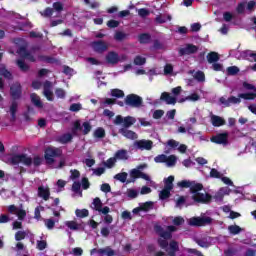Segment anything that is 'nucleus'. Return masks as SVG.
<instances>
[{
	"mask_svg": "<svg viewBox=\"0 0 256 256\" xmlns=\"http://www.w3.org/2000/svg\"><path fill=\"white\" fill-rule=\"evenodd\" d=\"M11 165H19V163H23L26 167H39L43 163V158L41 156H35L31 158L27 156V154H15L10 158Z\"/></svg>",
	"mask_w": 256,
	"mask_h": 256,
	"instance_id": "1",
	"label": "nucleus"
},
{
	"mask_svg": "<svg viewBox=\"0 0 256 256\" xmlns=\"http://www.w3.org/2000/svg\"><path fill=\"white\" fill-rule=\"evenodd\" d=\"M61 155H63V150L53 146H48L44 151V159L47 165H53L55 157H61Z\"/></svg>",
	"mask_w": 256,
	"mask_h": 256,
	"instance_id": "2",
	"label": "nucleus"
},
{
	"mask_svg": "<svg viewBox=\"0 0 256 256\" xmlns=\"http://www.w3.org/2000/svg\"><path fill=\"white\" fill-rule=\"evenodd\" d=\"M124 103L127 107L139 109V107L143 106V98L137 94H128L124 99Z\"/></svg>",
	"mask_w": 256,
	"mask_h": 256,
	"instance_id": "3",
	"label": "nucleus"
},
{
	"mask_svg": "<svg viewBox=\"0 0 256 256\" xmlns=\"http://www.w3.org/2000/svg\"><path fill=\"white\" fill-rule=\"evenodd\" d=\"M10 97L12 101H19L23 97V86L20 82H14L10 86Z\"/></svg>",
	"mask_w": 256,
	"mask_h": 256,
	"instance_id": "4",
	"label": "nucleus"
},
{
	"mask_svg": "<svg viewBox=\"0 0 256 256\" xmlns=\"http://www.w3.org/2000/svg\"><path fill=\"white\" fill-rule=\"evenodd\" d=\"M136 121L137 120L132 116H127L123 118V116L117 115L114 120V123L115 125H123L124 129H129V127H131L132 125H135Z\"/></svg>",
	"mask_w": 256,
	"mask_h": 256,
	"instance_id": "5",
	"label": "nucleus"
},
{
	"mask_svg": "<svg viewBox=\"0 0 256 256\" xmlns=\"http://www.w3.org/2000/svg\"><path fill=\"white\" fill-rule=\"evenodd\" d=\"M213 218L211 217H193L189 221L191 227H205V225H211Z\"/></svg>",
	"mask_w": 256,
	"mask_h": 256,
	"instance_id": "6",
	"label": "nucleus"
},
{
	"mask_svg": "<svg viewBox=\"0 0 256 256\" xmlns=\"http://www.w3.org/2000/svg\"><path fill=\"white\" fill-rule=\"evenodd\" d=\"M199 51V46L188 43L185 47H182L178 50L179 57H185V55H195Z\"/></svg>",
	"mask_w": 256,
	"mask_h": 256,
	"instance_id": "7",
	"label": "nucleus"
},
{
	"mask_svg": "<svg viewBox=\"0 0 256 256\" xmlns=\"http://www.w3.org/2000/svg\"><path fill=\"white\" fill-rule=\"evenodd\" d=\"M210 141L216 145H227V143H229V133L224 132L216 134L210 138Z\"/></svg>",
	"mask_w": 256,
	"mask_h": 256,
	"instance_id": "8",
	"label": "nucleus"
},
{
	"mask_svg": "<svg viewBox=\"0 0 256 256\" xmlns=\"http://www.w3.org/2000/svg\"><path fill=\"white\" fill-rule=\"evenodd\" d=\"M134 147L140 151H151L153 149V141L151 140H137L134 142Z\"/></svg>",
	"mask_w": 256,
	"mask_h": 256,
	"instance_id": "9",
	"label": "nucleus"
},
{
	"mask_svg": "<svg viewBox=\"0 0 256 256\" xmlns=\"http://www.w3.org/2000/svg\"><path fill=\"white\" fill-rule=\"evenodd\" d=\"M219 103H221L223 107H231V105H239V103H241V98L230 96L228 99H226L225 97L222 96L219 98Z\"/></svg>",
	"mask_w": 256,
	"mask_h": 256,
	"instance_id": "10",
	"label": "nucleus"
},
{
	"mask_svg": "<svg viewBox=\"0 0 256 256\" xmlns=\"http://www.w3.org/2000/svg\"><path fill=\"white\" fill-rule=\"evenodd\" d=\"M192 199L196 203H211V199H213V196H211V194L209 193L203 194L201 192H198L196 194H193Z\"/></svg>",
	"mask_w": 256,
	"mask_h": 256,
	"instance_id": "11",
	"label": "nucleus"
},
{
	"mask_svg": "<svg viewBox=\"0 0 256 256\" xmlns=\"http://www.w3.org/2000/svg\"><path fill=\"white\" fill-rule=\"evenodd\" d=\"M92 49H94L96 53H105V51L109 49V45L103 40H98L92 42Z\"/></svg>",
	"mask_w": 256,
	"mask_h": 256,
	"instance_id": "12",
	"label": "nucleus"
},
{
	"mask_svg": "<svg viewBox=\"0 0 256 256\" xmlns=\"http://www.w3.org/2000/svg\"><path fill=\"white\" fill-rule=\"evenodd\" d=\"M44 97H46L47 101H54L55 98L53 97V91H51V88L53 87V84L51 81L46 80L44 82Z\"/></svg>",
	"mask_w": 256,
	"mask_h": 256,
	"instance_id": "13",
	"label": "nucleus"
},
{
	"mask_svg": "<svg viewBox=\"0 0 256 256\" xmlns=\"http://www.w3.org/2000/svg\"><path fill=\"white\" fill-rule=\"evenodd\" d=\"M105 60L109 65H117V63L121 61V59L119 58V54L115 51L108 52Z\"/></svg>",
	"mask_w": 256,
	"mask_h": 256,
	"instance_id": "14",
	"label": "nucleus"
},
{
	"mask_svg": "<svg viewBox=\"0 0 256 256\" xmlns=\"http://www.w3.org/2000/svg\"><path fill=\"white\" fill-rule=\"evenodd\" d=\"M130 177L132 179H144L145 181H150L149 175L141 172L139 169H132L130 172Z\"/></svg>",
	"mask_w": 256,
	"mask_h": 256,
	"instance_id": "15",
	"label": "nucleus"
},
{
	"mask_svg": "<svg viewBox=\"0 0 256 256\" xmlns=\"http://www.w3.org/2000/svg\"><path fill=\"white\" fill-rule=\"evenodd\" d=\"M161 101H165L167 105H175L177 103V98L171 96L169 92H163L160 96Z\"/></svg>",
	"mask_w": 256,
	"mask_h": 256,
	"instance_id": "16",
	"label": "nucleus"
},
{
	"mask_svg": "<svg viewBox=\"0 0 256 256\" xmlns=\"http://www.w3.org/2000/svg\"><path fill=\"white\" fill-rule=\"evenodd\" d=\"M38 197H41V199H43L44 201H49V197H51V191L49 190V188L39 186Z\"/></svg>",
	"mask_w": 256,
	"mask_h": 256,
	"instance_id": "17",
	"label": "nucleus"
},
{
	"mask_svg": "<svg viewBox=\"0 0 256 256\" xmlns=\"http://www.w3.org/2000/svg\"><path fill=\"white\" fill-rule=\"evenodd\" d=\"M120 135H123V137H126V139H137V133H135L132 130H129L127 128H121L119 130Z\"/></svg>",
	"mask_w": 256,
	"mask_h": 256,
	"instance_id": "18",
	"label": "nucleus"
},
{
	"mask_svg": "<svg viewBox=\"0 0 256 256\" xmlns=\"http://www.w3.org/2000/svg\"><path fill=\"white\" fill-rule=\"evenodd\" d=\"M211 123L213 127H223L225 125L226 121L220 116L212 115L211 116Z\"/></svg>",
	"mask_w": 256,
	"mask_h": 256,
	"instance_id": "19",
	"label": "nucleus"
},
{
	"mask_svg": "<svg viewBox=\"0 0 256 256\" xmlns=\"http://www.w3.org/2000/svg\"><path fill=\"white\" fill-rule=\"evenodd\" d=\"M19 107V104L17 103V100H12V103L10 105V115L12 121H16L17 119V109Z\"/></svg>",
	"mask_w": 256,
	"mask_h": 256,
	"instance_id": "20",
	"label": "nucleus"
},
{
	"mask_svg": "<svg viewBox=\"0 0 256 256\" xmlns=\"http://www.w3.org/2000/svg\"><path fill=\"white\" fill-rule=\"evenodd\" d=\"M72 141L73 134L71 133H65L58 138V142L61 143L62 145H67V143H71Z\"/></svg>",
	"mask_w": 256,
	"mask_h": 256,
	"instance_id": "21",
	"label": "nucleus"
},
{
	"mask_svg": "<svg viewBox=\"0 0 256 256\" xmlns=\"http://www.w3.org/2000/svg\"><path fill=\"white\" fill-rule=\"evenodd\" d=\"M206 58L208 63L212 65L213 63H217V61H219L220 56H219V53L212 51L207 54Z\"/></svg>",
	"mask_w": 256,
	"mask_h": 256,
	"instance_id": "22",
	"label": "nucleus"
},
{
	"mask_svg": "<svg viewBox=\"0 0 256 256\" xmlns=\"http://www.w3.org/2000/svg\"><path fill=\"white\" fill-rule=\"evenodd\" d=\"M138 41L141 45H147L148 43H151V34L149 33L139 34Z\"/></svg>",
	"mask_w": 256,
	"mask_h": 256,
	"instance_id": "23",
	"label": "nucleus"
},
{
	"mask_svg": "<svg viewBox=\"0 0 256 256\" xmlns=\"http://www.w3.org/2000/svg\"><path fill=\"white\" fill-rule=\"evenodd\" d=\"M78 131H83V126H81V121L76 120L71 129L72 137H78Z\"/></svg>",
	"mask_w": 256,
	"mask_h": 256,
	"instance_id": "24",
	"label": "nucleus"
},
{
	"mask_svg": "<svg viewBox=\"0 0 256 256\" xmlns=\"http://www.w3.org/2000/svg\"><path fill=\"white\" fill-rule=\"evenodd\" d=\"M30 99H31V103H33V105H35V107L42 109L43 102H41V98L39 97V95H37L36 93H32L30 95Z\"/></svg>",
	"mask_w": 256,
	"mask_h": 256,
	"instance_id": "25",
	"label": "nucleus"
},
{
	"mask_svg": "<svg viewBox=\"0 0 256 256\" xmlns=\"http://www.w3.org/2000/svg\"><path fill=\"white\" fill-rule=\"evenodd\" d=\"M0 75H2V77H4L5 79H8L11 81V79H13V74L7 70V67H5V65H0Z\"/></svg>",
	"mask_w": 256,
	"mask_h": 256,
	"instance_id": "26",
	"label": "nucleus"
},
{
	"mask_svg": "<svg viewBox=\"0 0 256 256\" xmlns=\"http://www.w3.org/2000/svg\"><path fill=\"white\" fill-rule=\"evenodd\" d=\"M238 97L240 99H245L246 101H253L254 99H256V93L255 92L240 93L238 94Z\"/></svg>",
	"mask_w": 256,
	"mask_h": 256,
	"instance_id": "27",
	"label": "nucleus"
},
{
	"mask_svg": "<svg viewBox=\"0 0 256 256\" xmlns=\"http://www.w3.org/2000/svg\"><path fill=\"white\" fill-rule=\"evenodd\" d=\"M199 191H203V184L192 182L190 186V192L193 195H196V193H199Z\"/></svg>",
	"mask_w": 256,
	"mask_h": 256,
	"instance_id": "28",
	"label": "nucleus"
},
{
	"mask_svg": "<svg viewBox=\"0 0 256 256\" xmlns=\"http://www.w3.org/2000/svg\"><path fill=\"white\" fill-rule=\"evenodd\" d=\"M114 158L116 159H120L122 161H127V159H129V156H127V150H118L115 155Z\"/></svg>",
	"mask_w": 256,
	"mask_h": 256,
	"instance_id": "29",
	"label": "nucleus"
},
{
	"mask_svg": "<svg viewBox=\"0 0 256 256\" xmlns=\"http://www.w3.org/2000/svg\"><path fill=\"white\" fill-rule=\"evenodd\" d=\"M157 231L160 235V237H162V239H171V237H173V235L171 234V231H165L163 230V228L161 226L157 227Z\"/></svg>",
	"mask_w": 256,
	"mask_h": 256,
	"instance_id": "30",
	"label": "nucleus"
},
{
	"mask_svg": "<svg viewBox=\"0 0 256 256\" xmlns=\"http://www.w3.org/2000/svg\"><path fill=\"white\" fill-rule=\"evenodd\" d=\"M173 181H175V176H169L168 178L164 179V188L170 189L173 191Z\"/></svg>",
	"mask_w": 256,
	"mask_h": 256,
	"instance_id": "31",
	"label": "nucleus"
},
{
	"mask_svg": "<svg viewBox=\"0 0 256 256\" xmlns=\"http://www.w3.org/2000/svg\"><path fill=\"white\" fill-rule=\"evenodd\" d=\"M169 197H171V189L164 187V189L159 193V199H161V201H165V199H169Z\"/></svg>",
	"mask_w": 256,
	"mask_h": 256,
	"instance_id": "32",
	"label": "nucleus"
},
{
	"mask_svg": "<svg viewBox=\"0 0 256 256\" xmlns=\"http://www.w3.org/2000/svg\"><path fill=\"white\" fill-rule=\"evenodd\" d=\"M76 217H79V219H85V217H89V210L87 209H76L75 210Z\"/></svg>",
	"mask_w": 256,
	"mask_h": 256,
	"instance_id": "33",
	"label": "nucleus"
},
{
	"mask_svg": "<svg viewBox=\"0 0 256 256\" xmlns=\"http://www.w3.org/2000/svg\"><path fill=\"white\" fill-rule=\"evenodd\" d=\"M111 97H115L116 99H123L125 97V92L121 89H112L111 90Z\"/></svg>",
	"mask_w": 256,
	"mask_h": 256,
	"instance_id": "34",
	"label": "nucleus"
},
{
	"mask_svg": "<svg viewBox=\"0 0 256 256\" xmlns=\"http://www.w3.org/2000/svg\"><path fill=\"white\" fill-rule=\"evenodd\" d=\"M92 205H93L94 211L99 212V211H101V208L103 207V202H101V198L96 197V198H94Z\"/></svg>",
	"mask_w": 256,
	"mask_h": 256,
	"instance_id": "35",
	"label": "nucleus"
},
{
	"mask_svg": "<svg viewBox=\"0 0 256 256\" xmlns=\"http://www.w3.org/2000/svg\"><path fill=\"white\" fill-rule=\"evenodd\" d=\"M127 177H128L127 172H121L116 174L114 176V179H116V181H120V183H127Z\"/></svg>",
	"mask_w": 256,
	"mask_h": 256,
	"instance_id": "36",
	"label": "nucleus"
},
{
	"mask_svg": "<svg viewBox=\"0 0 256 256\" xmlns=\"http://www.w3.org/2000/svg\"><path fill=\"white\" fill-rule=\"evenodd\" d=\"M115 163H117V158L111 157L106 162H103L104 167H107V169H113L115 167Z\"/></svg>",
	"mask_w": 256,
	"mask_h": 256,
	"instance_id": "37",
	"label": "nucleus"
},
{
	"mask_svg": "<svg viewBox=\"0 0 256 256\" xmlns=\"http://www.w3.org/2000/svg\"><path fill=\"white\" fill-rule=\"evenodd\" d=\"M66 227H68V229H71V231H79V227H81V225L77 224L75 221H66L65 222Z\"/></svg>",
	"mask_w": 256,
	"mask_h": 256,
	"instance_id": "38",
	"label": "nucleus"
},
{
	"mask_svg": "<svg viewBox=\"0 0 256 256\" xmlns=\"http://www.w3.org/2000/svg\"><path fill=\"white\" fill-rule=\"evenodd\" d=\"M176 163H177V156L175 155L166 156V164L168 167H174Z\"/></svg>",
	"mask_w": 256,
	"mask_h": 256,
	"instance_id": "39",
	"label": "nucleus"
},
{
	"mask_svg": "<svg viewBox=\"0 0 256 256\" xmlns=\"http://www.w3.org/2000/svg\"><path fill=\"white\" fill-rule=\"evenodd\" d=\"M228 231L231 233V235H239L242 229L238 225H230L228 226Z\"/></svg>",
	"mask_w": 256,
	"mask_h": 256,
	"instance_id": "40",
	"label": "nucleus"
},
{
	"mask_svg": "<svg viewBox=\"0 0 256 256\" xmlns=\"http://www.w3.org/2000/svg\"><path fill=\"white\" fill-rule=\"evenodd\" d=\"M146 63H147V58H145L143 56L137 55L134 58V65L141 66V65H145Z\"/></svg>",
	"mask_w": 256,
	"mask_h": 256,
	"instance_id": "41",
	"label": "nucleus"
},
{
	"mask_svg": "<svg viewBox=\"0 0 256 256\" xmlns=\"http://www.w3.org/2000/svg\"><path fill=\"white\" fill-rule=\"evenodd\" d=\"M196 243H197V245H199V247H202L203 249H207L211 245L209 243V241H207V239H205V238L196 239Z\"/></svg>",
	"mask_w": 256,
	"mask_h": 256,
	"instance_id": "42",
	"label": "nucleus"
},
{
	"mask_svg": "<svg viewBox=\"0 0 256 256\" xmlns=\"http://www.w3.org/2000/svg\"><path fill=\"white\" fill-rule=\"evenodd\" d=\"M94 137H96V139H103L105 138V129L99 127L94 131Z\"/></svg>",
	"mask_w": 256,
	"mask_h": 256,
	"instance_id": "43",
	"label": "nucleus"
},
{
	"mask_svg": "<svg viewBox=\"0 0 256 256\" xmlns=\"http://www.w3.org/2000/svg\"><path fill=\"white\" fill-rule=\"evenodd\" d=\"M115 41H125L127 34L125 32L117 31L114 35Z\"/></svg>",
	"mask_w": 256,
	"mask_h": 256,
	"instance_id": "44",
	"label": "nucleus"
},
{
	"mask_svg": "<svg viewBox=\"0 0 256 256\" xmlns=\"http://www.w3.org/2000/svg\"><path fill=\"white\" fill-rule=\"evenodd\" d=\"M82 127H83V129H82L83 135H89V133H91V129H92L91 123L84 122L82 124Z\"/></svg>",
	"mask_w": 256,
	"mask_h": 256,
	"instance_id": "45",
	"label": "nucleus"
},
{
	"mask_svg": "<svg viewBox=\"0 0 256 256\" xmlns=\"http://www.w3.org/2000/svg\"><path fill=\"white\" fill-rule=\"evenodd\" d=\"M191 185H193V182L189 180H182L178 182V187H181L182 189H191Z\"/></svg>",
	"mask_w": 256,
	"mask_h": 256,
	"instance_id": "46",
	"label": "nucleus"
},
{
	"mask_svg": "<svg viewBox=\"0 0 256 256\" xmlns=\"http://www.w3.org/2000/svg\"><path fill=\"white\" fill-rule=\"evenodd\" d=\"M17 66L21 71H24V72L29 71V65L25 63V60H17Z\"/></svg>",
	"mask_w": 256,
	"mask_h": 256,
	"instance_id": "47",
	"label": "nucleus"
},
{
	"mask_svg": "<svg viewBox=\"0 0 256 256\" xmlns=\"http://www.w3.org/2000/svg\"><path fill=\"white\" fill-rule=\"evenodd\" d=\"M226 73L227 75H230V76L237 75V73H239V67L230 66L227 68Z\"/></svg>",
	"mask_w": 256,
	"mask_h": 256,
	"instance_id": "48",
	"label": "nucleus"
},
{
	"mask_svg": "<svg viewBox=\"0 0 256 256\" xmlns=\"http://www.w3.org/2000/svg\"><path fill=\"white\" fill-rule=\"evenodd\" d=\"M142 211H151V209H153V202L149 201V202H145L143 204L140 205Z\"/></svg>",
	"mask_w": 256,
	"mask_h": 256,
	"instance_id": "49",
	"label": "nucleus"
},
{
	"mask_svg": "<svg viewBox=\"0 0 256 256\" xmlns=\"http://www.w3.org/2000/svg\"><path fill=\"white\" fill-rule=\"evenodd\" d=\"M55 95L57 99H65L67 93L63 90V88H57L55 90Z\"/></svg>",
	"mask_w": 256,
	"mask_h": 256,
	"instance_id": "50",
	"label": "nucleus"
},
{
	"mask_svg": "<svg viewBox=\"0 0 256 256\" xmlns=\"http://www.w3.org/2000/svg\"><path fill=\"white\" fill-rule=\"evenodd\" d=\"M52 9L53 11H56L57 13H61V11H63V3L62 2H54L52 5Z\"/></svg>",
	"mask_w": 256,
	"mask_h": 256,
	"instance_id": "51",
	"label": "nucleus"
},
{
	"mask_svg": "<svg viewBox=\"0 0 256 256\" xmlns=\"http://www.w3.org/2000/svg\"><path fill=\"white\" fill-rule=\"evenodd\" d=\"M37 249L39 251H45V249H47V241H45V240H38L37 241Z\"/></svg>",
	"mask_w": 256,
	"mask_h": 256,
	"instance_id": "52",
	"label": "nucleus"
},
{
	"mask_svg": "<svg viewBox=\"0 0 256 256\" xmlns=\"http://www.w3.org/2000/svg\"><path fill=\"white\" fill-rule=\"evenodd\" d=\"M54 10L51 7H47L43 12H41L42 17H53Z\"/></svg>",
	"mask_w": 256,
	"mask_h": 256,
	"instance_id": "53",
	"label": "nucleus"
},
{
	"mask_svg": "<svg viewBox=\"0 0 256 256\" xmlns=\"http://www.w3.org/2000/svg\"><path fill=\"white\" fill-rule=\"evenodd\" d=\"M155 163H166L167 161V155L160 154L154 158Z\"/></svg>",
	"mask_w": 256,
	"mask_h": 256,
	"instance_id": "54",
	"label": "nucleus"
},
{
	"mask_svg": "<svg viewBox=\"0 0 256 256\" xmlns=\"http://www.w3.org/2000/svg\"><path fill=\"white\" fill-rule=\"evenodd\" d=\"M210 177H212V179H221V172L217 171L215 168H212L210 171Z\"/></svg>",
	"mask_w": 256,
	"mask_h": 256,
	"instance_id": "55",
	"label": "nucleus"
},
{
	"mask_svg": "<svg viewBox=\"0 0 256 256\" xmlns=\"http://www.w3.org/2000/svg\"><path fill=\"white\" fill-rule=\"evenodd\" d=\"M16 215L19 221H23L25 217H27V212L23 209H18V211L16 212Z\"/></svg>",
	"mask_w": 256,
	"mask_h": 256,
	"instance_id": "56",
	"label": "nucleus"
},
{
	"mask_svg": "<svg viewBox=\"0 0 256 256\" xmlns=\"http://www.w3.org/2000/svg\"><path fill=\"white\" fill-rule=\"evenodd\" d=\"M195 79L203 83V81H205V73L203 71H197L195 74Z\"/></svg>",
	"mask_w": 256,
	"mask_h": 256,
	"instance_id": "57",
	"label": "nucleus"
},
{
	"mask_svg": "<svg viewBox=\"0 0 256 256\" xmlns=\"http://www.w3.org/2000/svg\"><path fill=\"white\" fill-rule=\"evenodd\" d=\"M81 109H82V106L79 103H73L70 106V111H72L73 113H77L78 111H81Z\"/></svg>",
	"mask_w": 256,
	"mask_h": 256,
	"instance_id": "58",
	"label": "nucleus"
},
{
	"mask_svg": "<svg viewBox=\"0 0 256 256\" xmlns=\"http://www.w3.org/2000/svg\"><path fill=\"white\" fill-rule=\"evenodd\" d=\"M107 27H109L110 29H116V27H119V21H117V20H109L107 22Z\"/></svg>",
	"mask_w": 256,
	"mask_h": 256,
	"instance_id": "59",
	"label": "nucleus"
},
{
	"mask_svg": "<svg viewBox=\"0 0 256 256\" xmlns=\"http://www.w3.org/2000/svg\"><path fill=\"white\" fill-rule=\"evenodd\" d=\"M236 11L239 15H242V13H245V2H241L237 5Z\"/></svg>",
	"mask_w": 256,
	"mask_h": 256,
	"instance_id": "60",
	"label": "nucleus"
},
{
	"mask_svg": "<svg viewBox=\"0 0 256 256\" xmlns=\"http://www.w3.org/2000/svg\"><path fill=\"white\" fill-rule=\"evenodd\" d=\"M25 237H26V233L24 231H18L15 234V239L17 241H23V239H25Z\"/></svg>",
	"mask_w": 256,
	"mask_h": 256,
	"instance_id": "61",
	"label": "nucleus"
},
{
	"mask_svg": "<svg viewBox=\"0 0 256 256\" xmlns=\"http://www.w3.org/2000/svg\"><path fill=\"white\" fill-rule=\"evenodd\" d=\"M173 73V65L172 64H166L164 66V75H171Z\"/></svg>",
	"mask_w": 256,
	"mask_h": 256,
	"instance_id": "62",
	"label": "nucleus"
},
{
	"mask_svg": "<svg viewBox=\"0 0 256 256\" xmlns=\"http://www.w3.org/2000/svg\"><path fill=\"white\" fill-rule=\"evenodd\" d=\"M44 223H45L47 229H53L55 227V220H53V219H46V220H44Z\"/></svg>",
	"mask_w": 256,
	"mask_h": 256,
	"instance_id": "63",
	"label": "nucleus"
},
{
	"mask_svg": "<svg viewBox=\"0 0 256 256\" xmlns=\"http://www.w3.org/2000/svg\"><path fill=\"white\" fill-rule=\"evenodd\" d=\"M165 115V111L163 110H155L153 113V119H161Z\"/></svg>",
	"mask_w": 256,
	"mask_h": 256,
	"instance_id": "64",
	"label": "nucleus"
}]
</instances>
